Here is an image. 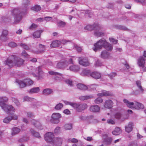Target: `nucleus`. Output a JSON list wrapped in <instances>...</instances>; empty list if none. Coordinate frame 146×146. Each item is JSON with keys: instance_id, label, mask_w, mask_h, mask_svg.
<instances>
[{"instance_id": "nucleus-7", "label": "nucleus", "mask_w": 146, "mask_h": 146, "mask_svg": "<svg viewBox=\"0 0 146 146\" xmlns=\"http://www.w3.org/2000/svg\"><path fill=\"white\" fill-rule=\"evenodd\" d=\"M73 107L78 112H81L87 107V105L85 104L74 103Z\"/></svg>"}, {"instance_id": "nucleus-46", "label": "nucleus", "mask_w": 146, "mask_h": 146, "mask_svg": "<svg viewBox=\"0 0 146 146\" xmlns=\"http://www.w3.org/2000/svg\"><path fill=\"white\" fill-rule=\"evenodd\" d=\"M117 75V73L115 72H111L108 75V76L111 79H112L114 77L116 76Z\"/></svg>"}, {"instance_id": "nucleus-23", "label": "nucleus", "mask_w": 146, "mask_h": 146, "mask_svg": "<svg viewBox=\"0 0 146 146\" xmlns=\"http://www.w3.org/2000/svg\"><path fill=\"white\" fill-rule=\"evenodd\" d=\"M112 141L111 137H107L103 139V143L105 145H108L111 144Z\"/></svg>"}, {"instance_id": "nucleus-30", "label": "nucleus", "mask_w": 146, "mask_h": 146, "mask_svg": "<svg viewBox=\"0 0 146 146\" xmlns=\"http://www.w3.org/2000/svg\"><path fill=\"white\" fill-rule=\"evenodd\" d=\"M43 31L40 30L35 32L33 34V36L35 38H39L40 36L41 33Z\"/></svg>"}, {"instance_id": "nucleus-64", "label": "nucleus", "mask_w": 146, "mask_h": 146, "mask_svg": "<svg viewBox=\"0 0 146 146\" xmlns=\"http://www.w3.org/2000/svg\"><path fill=\"white\" fill-rule=\"evenodd\" d=\"M121 116V114L120 113H117L115 115V117L117 119H119Z\"/></svg>"}, {"instance_id": "nucleus-20", "label": "nucleus", "mask_w": 146, "mask_h": 146, "mask_svg": "<svg viewBox=\"0 0 146 146\" xmlns=\"http://www.w3.org/2000/svg\"><path fill=\"white\" fill-rule=\"evenodd\" d=\"M8 31L6 30H3L2 32L1 35V36L0 39L3 41H5L7 40V36L8 34Z\"/></svg>"}, {"instance_id": "nucleus-15", "label": "nucleus", "mask_w": 146, "mask_h": 146, "mask_svg": "<svg viewBox=\"0 0 146 146\" xmlns=\"http://www.w3.org/2000/svg\"><path fill=\"white\" fill-rule=\"evenodd\" d=\"M113 94L110 92L104 90H103L102 91L101 93H99L98 94V96L100 97L111 96Z\"/></svg>"}, {"instance_id": "nucleus-57", "label": "nucleus", "mask_w": 146, "mask_h": 146, "mask_svg": "<svg viewBox=\"0 0 146 146\" xmlns=\"http://www.w3.org/2000/svg\"><path fill=\"white\" fill-rule=\"evenodd\" d=\"M90 11L89 10H87L85 12V16L86 17H89L90 18H91V14Z\"/></svg>"}, {"instance_id": "nucleus-24", "label": "nucleus", "mask_w": 146, "mask_h": 146, "mask_svg": "<svg viewBox=\"0 0 146 146\" xmlns=\"http://www.w3.org/2000/svg\"><path fill=\"white\" fill-rule=\"evenodd\" d=\"M40 90L39 87H35L29 90L28 92L31 94L38 93L40 91Z\"/></svg>"}, {"instance_id": "nucleus-55", "label": "nucleus", "mask_w": 146, "mask_h": 146, "mask_svg": "<svg viewBox=\"0 0 146 146\" xmlns=\"http://www.w3.org/2000/svg\"><path fill=\"white\" fill-rule=\"evenodd\" d=\"M9 46L11 47H14L17 46L16 43L14 42H11L8 44Z\"/></svg>"}, {"instance_id": "nucleus-54", "label": "nucleus", "mask_w": 146, "mask_h": 146, "mask_svg": "<svg viewBox=\"0 0 146 146\" xmlns=\"http://www.w3.org/2000/svg\"><path fill=\"white\" fill-rule=\"evenodd\" d=\"M74 47L79 52H81L82 50V48L81 47H80L79 46L77 45H74Z\"/></svg>"}, {"instance_id": "nucleus-32", "label": "nucleus", "mask_w": 146, "mask_h": 146, "mask_svg": "<svg viewBox=\"0 0 146 146\" xmlns=\"http://www.w3.org/2000/svg\"><path fill=\"white\" fill-rule=\"evenodd\" d=\"M20 131V129L17 127H14L12 129L11 134L12 135H15L19 133Z\"/></svg>"}, {"instance_id": "nucleus-21", "label": "nucleus", "mask_w": 146, "mask_h": 146, "mask_svg": "<svg viewBox=\"0 0 146 146\" xmlns=\"http://www.w3.org/2000/svg\"><path fill=\"white\" fill-rule=\"evenodd\" d=\"M53 92L52 90L50 88H46L43 90L42 94L44 95H48L52 94Z\"/></svg>"}, {"instance_id": "nucleus-56", "label": "nucleus", "mask_w": 146, "mask_h": 146, "mask_svg": "<svg viewBox=\"0 0 146 146\" xmlns=\"http://www.w3.org/2000/svg\"><path fill=\"white\" fill-rule=\"evenodd\" d=\"M95 65L97 66H102V63L100 61L98 60L96 62Z\"/></svg>"}, {"instance_id": "nucleus-6", "label": "nucleus", "mask_w": 146, "mask_h": 146, "mask_svg": "<svg viewBox=\"0 0 146 146\" xmlns=\"http://www.w3.org/2000/svg\"><path fill=\"white\" fill-rule=\"evenodd\" d=\"M106 41L104 39H101L94 44V48H93L94 50L96 52L98 50H100L104 48Z\"/></svg>"}, {"instance_id": "nucleus-61", "label": "nucleus", "mask_w": 146, "mask_h": 146, "mask_svg": "<svg viewBox=\"0 0 146 146\" xmlns=\"http://www.w3.org/2000/svg\"><path fill=\"white\" fill-rule=\"evenodd\" d=\"M68 140L69 141H70L72 143H76L78 142V140L75 138H73L71 139H69Z\"/></svg>"}, {"instance_id": "nucleus-60", "label": "nucleus", "mask_w": 146, "mask_h": 146, "mask_svg": "<svg viewBox=\"0 0 146 146\" xmlns=\"http://www.w3.org/2000/svg\"><path fill=\"white\" fill-rule=\"evenodd\" d=\"M63 102L66 105H70L71 106H72V107L73 106L74 103L69 102L67 101H64Z\"/></svg>"}, {"instance_id": "nucleus-29", "label": "nucleus", "mask_w": 146, "mask_h": 146, "mask_svg": "<svg viewBox=\"0 0 146 146\" xmlns=\"http://www.w3.org/2000/svg\"><path fill=\"white\" fill-rule=\"evenodd\" d=\"M101 77L100 74L97 72H92V77L95 79L100 78Z\"/></svg>"}, {"instance_id": "nucleus-63", "label": "nucleus", "mask_w": 146, "mask_h": 146, "mask_svg": "<svg viewBox=\"0 0 146 146\" xmlns=\"http://www.w3.org/2000/svg\"><path fill=\"white\" fill-rule=\"evenodd\" d=\"M110 41L111 42H112L114 44H116L117 42V40H115L113 38H110Z\"/></svg>"}, {"instance_id": "nucleus-44", "label": "nucleus", "mask_w": 146, "mask_h": 146, "mask_svg": "<svg viewBox=\"0 0 146 146\" xmlns=\"http://www.w3.org/2000/svg\"><path fill=\"white\" fill-rule=\"evenodd\" d=\"M103 102L102 99L100 97H98L96 98L94 100V102L96 104H100Z\"/></svg>"}, {"instance_id": "nucleus-41", "label": "nucleus", "mask_w": 146, "mask_h": 146, "mask_svg": "<svg viewBox=\"0 0 146 146\" xmlns=\"http://www.w3.org/2000/svg\"><path fill=\"white\" fill-rule=\"evenodd\" d=\"M25 82L26 85H30L33 84V82L29 79H27L24 80Z\"/></svg>"}, {"instance_id": "nucleus-50", "label": "nucleus", "mask_w": 146, "mask_h": 146, "mask_svg": "<svg viewBox=\"0 0 146 146\" xmlns=\"http://www.w3.org/2000/svg\"><path fill=\"white\" fill-rule=\"evenodd\" d=\"M21 46L26 50H29L30 48L26 44L24 43H21L20 44Z\"/></svg>"}, {"instance_id": "nucleus-49", "label": "nucleus", "mask_w": 146, "mask_h": 146, "mask_svg": "<svg viewBox=\"0 0 146 146\" xmlns=\"http://www.w3.org/2000/svg\"><path fill=\"white\" fill-rule=\"evenodd\" d=\"M11 117L9 116L5 118L3 120V122L5 123H8L11 121Z\"/></svg>"}, {"instance_id": "nucleus-2", "label": "nucleus", "mask_w": 146, "mask_h": 146, "mask_svg": "<svg viewBox=\"0 0 146 146\" xmlns=\"http://www.w3.org/2000/svg\"><path fill=\"white\" fill-rule=\"evenodd\" d=\"M8 100L6 97H0V106L2 109L8 114L11 115L14 113L15 109L11 105H8L5 103Z\"/></svg>"}, {"instance_id": "nucleus-18", "label": "nucleus", "mask_w": 146, "mask_h": 146, "mask_svg": "<svg viewBox=\"0 0 146 146\" xmlns=\"http://www.w3.org/2000/svg\"><path fill=\"white\" fill-rule=\"evenodd\" d=\"M80 74L82 76H91V70L87 69H83Z\"/></svg>"}, {"instance_id": "nucleus-14", "label": "nucleus", "mask_w": 146, "mask_h": 146, "mask_svg": "<svg viewBox=\"0 0 146 146\" xmlns=\"http://www.w3.org/2000/svg\"><path fill=\"white\" fill-rule=\"evenodd\" d=\"M113 103L110 100H107L104 103V107L106 109H111L113 107Z\"/></svg>"}, {"instance_id": "nucleus-35", "label": "nucleus", "mask_w": 146, "mask_h": 146, "mask_svg": "<svg viewBox=\"0 0 146 146\" xmlns=\"http://www.w3.org/2000/svg\"><path fill=\"white\" fill-rule=\"evenodd\" d=\"M100 107L97 105L92 106V111L96 112H99L100 110Z\"/></svg>"}, {"instance_id": "nucleus-3", "label": "nucleus", "mask_w": 146, "mask_h": 146, "mask_svg": "<svg viewBox=\"0 0 146 146\" xmlns=\"http://www.w3.org/2000/svg\"><path fill=\"white\" fill-rule=\"evenodd\" d=\"M12 57L13 60L8 58L5 61L4 63L10 67L14 65L20 66L23 64L24 60L22 59L17 57L15 55H13Z\"/></svg>"}, {"instance_id": "nucleus-25", "label": "nucleus", "mask_w": 146, "mask_h": 146, "mask_svg": "<svg viewBox=\"0 0 146 146\" xmlns=\"http://www.w3.org/2000/svg\"><path fill=\"white\" fill-rule=\"evenodd\" d=\"M61 44L60 41L56 40L53 41L50 44V47L52 48H55Z\"/></svg>"}, {"instance_id": "nucleus-38", "label": "nucleus", "mask_w": 146, "mask_h": 146, "mask_svg": "<svg viewBox=\"0 0 146 146\" xmlns=\"http://www.w3.org/2000/svg\"><path fill=\"white\" fill-rule=\"evenodd\" d=\"M31 9L36 12H38L41 9V7L40 5H36L32 7Z\"/></svg>"}, {"instance_id": "nucleus-52", "label": "nucleus", "mask_w": 146, "mask_h": 146, "mask_svg": "<svg viewBox=\"0 0 146 146\" xmlns=\"http://www.w3.org/2000/svg\"><path fill=\"white\" fill-rule=\"evenodd\" d=\"M49 74L51 75H61V74L60 73L52 71H50L48 72Z\"/></svg>"}, {"instance_id": "nucleus-31", "label": "nucleus", "mask_w": 146, "mask_h": 146, "mask_svg": "<svg viewBox=\"0 0 146 146\" xmlns=\"http://www.w3.org/2000/svg\"><path fill=\"white\" fill-rule=\"evenodd\" d=\"M121 133V130L119 128L116 127L115 130L112 132V134L114 135H118Z\"/></svg>"}, {"instance_id": "nucleus-62", "label": "nucleus", "mask_w": 146, "mask_h": 146, "mask_svg": "<svg viewBox=\"0 0 146 146\" xmlns=\"http://www.w3.org/2000/svg\"><path fill=\"white\" fill-rule=\"evenodd\" d=\"M27 116L30 117H33L35 116L33 113L31 112L27 113Z\"/></svg>"}, {"instance_id": "nucleus-8", "label": "nucleus", "mask_w": 146, "mask_h": 146, "mask_svg": "<svg viewBox=\"0 0 146 146\" xmlns=\"http://www.w3.org/2000/svg\"><path fill=\"white\" fill-rule=\"evenodd\" d=\"M61 117V115L60 113H54L52 115L50 121L52 123H59V119Z\"/></svg>"}, {"instance_id": "nucleus-42", "label": "nucleus", "mask_w": 146, "mask_h": 146, "mask_svg": "<svg viewBox=\"0 0 146 146\" xmlns=\"http://www.w3.org/2000/svg\"><path fill=\"white\" fill-rule=\"evenodd\" d=\"M66 23L65 22L61 21H59L57 24L58 26L59 27H64L66 25Z\"/></svg>"}, {"instance_id": "nucleus-33", "label": "nucleus", "mask_w": 146, "mask_h": 146, "mask_svg": "<svg viewBox=\"0 0 146 146\" xmlns=\"http://www.w3.org/2000/svg\"><path fill=\"white\" fill-rule=\"evenodd\" d=\"M30 131L32 135L38 138H40V135L38 132L35 131L32 129H31Z\"/></svg>"}, {"instance_id": "nucleus-11", "label": "nucleus", "mask_w": 146, "mask_h": 146, "mask_svg": "<svg viewBox=\"0 0 146 146\" xmlns=\"http://www.w3.org/2000/svg\"><path fill=\"white\" fill-rule=\"evenodd\" d=\"M78 61L80 64L84 66H87L90 64L89 61L87 58H79Z\"/></svg>"}, {"instance_id": "nucleus-4", "label": "nucleus", "mask_w": 146, "mask_h": 146, "mask_svg": "<svg viewBox=\"0 0 146 146\" xmlns=\"http://www.w3.org/2000/svg\"><path fill=\"white\" fill-rule=\"evenodd\" d=\"M123 102L128 107L131 108L143 109L144 108V105L142 104L137 102H135V103L131 102L126 99L123 100Z\"/></svg>"}, {"instance_id": "nucleus-27", "label": "nucleus", "mask_w": 146, "mask_h": 146, "mask_svg": "<svg viewBox=\"0 0 146 146\" xmlns=\"http://www.w3.org/2000/svg\"><path fill=\"white\" fill-rule=\"evenodd\" d=\"M16 82L18 84L20 88H24L26 86L24 80L23 81L17 80Z\"/></svg>"}, {"instance_id": "nucleus-1", "label": "nucleus", "mask_w": 146, "mask_h": 146, "mask_svg": "<svg viewBox=\"0 0 146 146\" xmlns=\"http://www.w3.org/2000/svg\"><path fill=\"white\" fill-rule=\"evenodd\" d=\"M30 2L29 0H24L23 4L24 7H25V9L23 12L20 11V9L19 8H15L12 11L11 14L14 18L15 22L16 23H19L22 19V13L23 12H26L27 10V7L28 5L30 4Z\"/></svg>"}, {"instance_id": "nucleus-22", "label": "nucleus", "mask_w": 146, "mask_h": 146, "mask_svg": "<svg viewBox=\"0 0 146 146\" xmlns=\"http://www.w3.org/2000/svg\"><path fill=\"white\" fill-rule=\"evenodd\" d=\"M77 86L78 88L80 90H86L88 89V86L84 85L83 84L79 83L77 85Z\"/></svg>"}, {"instance_id": "nucleus-40", "label": "nucleus", "mask_w": 146, "mask_h": 146, "mask_svg": "<svg viewBox=\"0 0 146 146\" xmlns=\"http://www.w3.org/2000/svg\"><path fill=\"white\" fill-rule=\"evenodd\" d=\"M94 35L97 37H102L104 35V33L103 32H99L96 31L94 32Z\"/></svg>"}, {"instance_id": "nucleus-28", "label": "nucleus", "mask_w": 146, "mask_h": 146, "mask_svg": "<svg viewBox=\"0 0 146 146\" xmlns=\"http://www.w3.org/2000/svg\"><path fill=\"white\" fill-rule=\"evenodd\" d=\"M69 69L71 71L77 72L79 70L80 68L78 66L72 65L69 67Z\"/></svg>"}, {"instance_id": "nucleus-43", "label": "nucleus", "mask_w": 146, "mask_h": 146, "mask_svg": "<svg viewBox=\"0 0 146 146\" xmlns=\"http://www.w3.org/2000/svg\"><path fill=\"white\" fill-rule=\"evenodd\" d=\"M64 128L66 130H70L72 128V124L71 123H67L64 126Z\"/></svg>"}, {"instance_id": "nucleus-16", "label": "nucleus", "mask_w": 146, "mask_h": 146, "mask_svg": "<svg viewBox=\"0 0 146 146\" xmlns=\"http://www.w3.org/2000/svg\"><path fill=\"white\" fill-rule=\"evenodd\" d=\"M31 123L37 128L39 129H42L41 124L39 121L35 119H32L31 121Z\"/></svg>"}, {"instance_id": "nucleus-9", "label": "nucleus", "mask_w": 146, "mask_h": 146, "mask_svg": "<svg viewBox=\"0 0 146 146\" xmlns=\"http://www.w3.org/2000/svg\"><path fill=\"white\" fill-rule=\"evenodd\" d=\"M44 139L48 142L52 143L54 141V138L53 133L51 132H49L45 134L44 136Z\"/></svg>"}, {"instance_id": "nucleus-45", "label": "nucleus", "mask_w": 146, "mask_h": 146, "mask_svg": "<svg viewBox=\"0 0 146 146\" xmlns=\"http://www.w3.org/2000/svg\"><path fill=\"white\" fill-rule=\"evenodd\" d=\"M63 104L60 103H59L57 104L55 107L54 109L57 110H60L63 107Z\"/></svg>"}, {"instance_id": "nucleus-13", "label": "nucleus", "mask_w": 146, "mask_h": 146, "mask_svg": "<svg viewBox=\"0 0 146 146\" xmlns=\"http://www.w3.org/2000/svg\"><path fill=\"white\" fill-rule=\"evenodd\" d=\"M100 57L103 59L111 58L112 56L110 53L105 50L102 51L101 53Z\"/></svg>"}, {"instance_id": "nucleus-51", "label": "nucleus", "mask_w": 146, "mask_h": 146, "mask_svg": "<svg viewBox=\"0 0 146 146\" xmlns=\"http://www.w3.org/2000/svg\"><path fill=\"white\" fill-rule=\"evenodd\" d=\"M22 55L27 58H29V55L28 54L25 50H23L21 53Z\"/></svg>"}, {"instance_id": "nucleus-36", "label": "nucleus", "mask_w": 146, "mask_h": 146, "mask_svg": "<svg viewBox=\"0 0 146 146\" xmlns=\"http://www.w3.org/2000/svg\"><path fill=\"white\" fill-rule=\"evenodd\" d=\"M115 27L117 29L120 30L126 31H128L129 30L126 27L124 26L117 25L115 26Z\"/></svg>"}, {"instance_id": "nucleus-5", "label": "nucleus", "mask_w": 146, "mask_h": 146, "mask_svg": "<svg viewBox=\"0 0 146 146\" xmlns=\"http://www.w3.org/2000/svg\"><path fill=\"white\" fill-rule=\"evenodd\" d=\"M73 59L70 58L67 60H63L58 63L57 64V68L61 69L66 67L70 64H73Z\"/></svg>"}, {"instance_id": "nucleus-48", "label": "nucleus", "mask_w": 146, "mask_h": 146, "mask_svg": "<svg viewBox=\"0 0 146 146\" xmlns=\"http://www.w3.org/2000/svg\"><path fill=\"white\" fill-rule=\"evenodd\" d=\"M34 100V98H30L28 96H25L23 98L24 101H32Z\"/></svg>"}, {"instance_id": "nucleus-26", "label": "nucleus", "mask_w": 146, "mask_h": 146, "mask_svg": "<svg viewBox=\"0 0 146 146\" xmlns=\"http://www.w3.org/2000/svg\"><path fill=\"white\" fill-rule=\"evenodd\" d=\"M104 48L107 50L110 51H111L113 49V47L111 45L107 42L106 41Z\"/></svg>"}, {"instance_id": "nucleus-10", "label": "nucleus", "mask_w": 146, "mask_h": 146, "mask_svg": "<svg viewBox=\"0 0 146 146\" xmlns=\"http://www.w3.org/2000/svg\"><path fill=\"white\" fill-rule=\"evenodd\" d=\"M63 141L61 137H56L54 138V141L52 144L53 146H61Z\"/></svg>"}, {"instance_id": "nucleus-59", "label": "nucleus", "mask_w": 146, "mask_h": 146, "mask_svg": "<svg viewBox=\"0 0 146 146\" xmlns=\"http://www.w3.org/2000/svg\"><path fill=\"white\" fill-rule=\"evenodd\" d=\"M84 29L88 31H90L91 29V25H87L84 28Z\"/></svg>"}, {"instance_id": "nucleus-47", "label": "nucleus", "mask_w": 146, "mask_h": 146, "mask_svg": "<svg viewBox=\"0 0 146 146\" xmlns=\"http://www.w3.org/2000/svg\"><path fill=\"white\" fill-rule=\"evenodd\" d=\"M11 19V18L6 17L5 16L3 17H2V21L4 22H10Z\"/></svg>"}, {"instance_id": "nucleus-39", "label": "nucleus", "mask_w": 146, "mask_h": 146, "mask_svg": "<svg viewBox=\"0 0 146 146\" xmlns=\"http://www.w3.org/2000/svg\"><path fill=\"white\" fill-rule=\"evenodd\" d=\"M91 98L90 96L87 95L80 96L79 98V99L80 100L84 101L90 99Z\"/></svg>"}, {"instance_id": "nucleus-37", "label": "nucleus", "mask_w": 146, "mask_h": 146, "mask_svg": "<svg viewBox=\"0 0 146 146\" xmlns=\"http://www.w3.org/2000/svg\"><path fill=\"white\" fill-rule=\"evenodd\" d=\"M136 84L138 88L140 89V91L142 92H143L144 90L142 88V87L141 86V81L139 80H137L136 81Z\"/></svg>"}, {"instance_id": "nucleus-58", "label": "nucleus", "mask_w": 146, "mask_h": 146, "mask_svg": "<svg viewBox=\"0 0 146 146\" xmlns=\"http://www.w3.org/2000/svg\"><path fill=\"white\" fill-rule=\"evenodd\" d=\"M44 21L46 22H48L51 21L52 19V17H46L44 18Z\"/></svg>"}, {"instance_id": "nucleus-53", "label": "nucleus", "mask_w": 146, "mask_h": 146, "mask_svg": "<svg viewBox=\"0 0 146 146\" xmlns=\"http://www.w3.org/2000/svg\"><path fill=\"white\" fill-rule=\"evenodd\" d=\"M12 100L14 103H15L16 105L18 107L20 106V104L17 99L16 98H12Z\"/></svg>"}, {"instance_id": "nucleus-17", "label": "nucleus", "mask_w": 146, "mask_h": 146, "mask_svg": "<svg viewBox=\"0 0 146 146\" xmlns=\"http://www.w3.org/2000/svg\"><path fill=\"white\" fill-rule=\"evenodd\" d=\"M133 124L132 122H129L127 125L125 126V131L128 133H129L132 131L133 129Z\"/></svg>"}, {"instance_id": "nucleus-34", "label": "nucleus", "mask_w": 146, "mask_h": 146, "mask_svg": "<svg viewBox=\"0 0 146 146\" xmlns=\"http://www.w3.org/2000/svg\"><path fill=\"white\" fill-rule=\"evenodd\" d=\"M101 27L97 23H95L92 26V30H95L96 31H99L101 29Z\"/></svg>"}, {"instance_id": "nucleus-19", "label": "nucleus", "mask_w": 146, "mask_h": 146, "mask_svg": "<svg viewBox=\"0 0 146 146\" xmlns=\"http://www.w3.org/2000/svg\"><path fill=\"white\" fill-rule=\"evenodd\" d=\"M145 59L142 56L139 57L137 60V63L139 67L145 65Z\"/></svg>"}, {"instance_id": "nucleus-12", "label": "nucleus", "mask_w": 146, "mask_h": 146, "mask_svg": "<svg viewBox=\"0 0 146 146\" xmlns=\"http://www.w3.org/2000/svg\"><path fill=\"white\" fill-rule=\"evenodd\" d=\"M42 67L39 66L36 68V72L37 73V75L35 74L34 73L32 74L35 77H38V80L42 78V74L43 73L41 69Z\"/></svg>"}]
</instances>
